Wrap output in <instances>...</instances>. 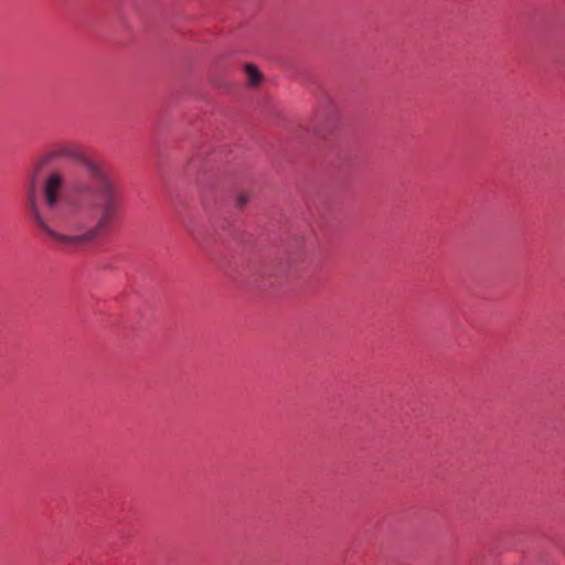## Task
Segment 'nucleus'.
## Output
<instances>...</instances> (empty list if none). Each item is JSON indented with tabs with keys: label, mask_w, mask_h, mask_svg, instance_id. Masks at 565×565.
Here are the masks:
<instances>
[{
	"label": "nucleus",
	"mask_w": 565,
	"mask_h": 565,
	"mask_svg": "<svg viewBox=\"0 0 565 565\" xmlns=\"http://www.w3.org/2000/svg\"><path fill=\"white\" fill-rule=\"evenodd\" d=\"M244 71L249 86H258L263 82V74L259 68L254 64H246Z\"/></svg>",
	"instance_id": "nucleus-2"
},
{
	"label": "nucleus",
	"mask_w": 565,
	"mask_h": 565,
	"mask_svg": "<svg viewBox=\"0 0 565 565\" xmlns=\"http://www.w3.org/2000/svg\"><path fill=\"white\" fill-rule=\"evenodd\" d=\"M250 201V195L246 192H241L236 198V206L243 209Z\"/></svg>",
	"instance_id": "nucleus-3"
},
{
	"label": "nucleus",
	"mask_w": 565,
	"mask_h": 565,
	"mask_svg": "<svg viewBox=\"0 0 565 565\" xmlns=\"http://www.w3.org/2000/svg\"><path fill=\"white\" fill-rule=\"evenodd\" d=\"M47 159H68L83 166L86 179L65 193L66 174L53 169L41 183V202L31 196L29 212L35 225L65 250L78 252L97 239L115 221L120 194L105 164L72 141L55 145Z\"/></svg>",
	"instance_id": "nucleus-1"
}]
</instances>
